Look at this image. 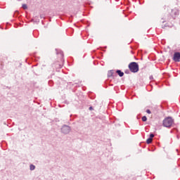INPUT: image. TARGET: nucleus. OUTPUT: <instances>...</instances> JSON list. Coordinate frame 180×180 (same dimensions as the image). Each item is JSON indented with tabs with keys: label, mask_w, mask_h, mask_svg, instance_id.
<instances>
[{
	"label": "nucleus",
	"mask_w": 180,
	"mask_h": 180,
	"mask_svg": "<svg viewBox=\"0 0 180 180\" xmlns=\"http://www.w3.org/2000/svg\"><path fill=\"white\" fill-rule=\"evenodd\" d=\"M129 69L131 72H139V63L136 62H131L129 64Z\"/></svg>",
	"instance_id": "f257e3e1"
},
{
	"label": "nucleus",
	"mask_w": 180,
	"mask_h": 180,
	"mask_svg": "<svg viewBox=\"0 0 180 180\" xmlns=\"http://www.w3.org/2000/svg\"><path fill=\"white\" fill-rule=\"evenodd\" d=\"M174 124V120L171 117H167L163 120V126L165 127H171Z\"/></svg>",
	"instance_id": "f03ea898"
},
{
	"label": "nucleus",
	"mask_w": 180,
	"mask_h": 180,
	"mask_svg": "<svg viewBox=\"0 0 180 180\" xmlns=\"http://www.w3.org/2000/svg\"><path fill=\"white\" fill-rule=\"evenodd\" d=\"M70 131H71V127H70V126L68 125H63L61 128V132L63 134H68V133H70Z\"/></svg>",
	"instance_id": "7ed1b4c3"
},
{
	"label": "nucleus",
	"mask_w": 180,
	"mask_h": 180,
	"mask_svg": "<svg viewBox=\"0 0 180 180\" xmlns=\"http://www.w3.org/2000/svg\"><path fill=\"white\" fill-rule=\"evenodd\" d=\"M169 15L173 19H175V18L178 16V15H179V12L178 11V10H176V8H174L171 10V12H169Z\"/></svg>",
	"instance_id": "20e7f679"
},
{
	"label": "nucleus",
	"mask_w": 180,
	"mask_h": 180,
	"mask_svg": "<svg viewBox=\"0 0 180 180\" xmlns=\"http://www.w3.org/2000/svg\"><path fill=\"white\" fill-rule=\"evenodd\" d=\"M173 60L176 63H179V61L180 60V53L179 52L174 53Z\"/></svg>",
	"instance_id": "39448f33"
},
{
	"label": "nucleus",
	"mask_w": 180,
	"mask_h": 180,
	"mask_svg": "<svg viewBox=\"0 0 180 180\" xmlns=\"http://www.w3.org/2000/svg\"><path fill=\"white\" fill-rule=\"evenodd\" d=\"M116 73L119 75V77H123L124 75V73L120 70H117Z\"/></svg>",
	"instance_id": "423d86ee"
},
{
	"label": "nucleus",
	"mask_w": 180,
	"mask_h": 180,
	"mask_svg": "<svg viewBox=\"0 0 180 180\" xmlns=\"http://www.w3.org/2000/svg\"><path fill=\"white\" fill-rule=\"evenodd\" d=\"M113 70H109L108 72V77H113Z\"/></svg>",
	"instance_id": "0eeeda50"
},
{
	"label": "nucleus",
	"mask_w": 180,
	"mask_h": 180,
	"mask_svg": "<svg viewBox=\"0 0 180 180\" xmlns=\"http://www.w3.org/2000/svg\"><path fill=\"white\" fill-rule=\"evenodd\" d=\"M36 169V166L33 165H30V169L31 171H34V169Z\"/></svg>",
	"instance_id": "6e6552de"
},
{
	"label": "nucleus",
	"mask_w": 180,
	"mask_h": 180,
	"mask_svg": "<svg viewBox=\"0 0 180 180\" xmlns=\"http://www.w3.org/2000/svg\"><path fill=\"white\" fill-rule=\"evenodd\" d=\"M147 144H151L153 143V139L150 138H148L146 141Z\"/></svg>",
	"instance_id": "1a4fd4ad"
},
{
	"label": "nucleus",
	"mask_w": 180,
	"mask_h": 180,
	"mask_svg": "<svg viewBox=\"0 0 180 180\" xmlns=\"http://www.w3.org/2000/svg\"><path fill=\"white\" fill-rule=\"evenodd\" d=\"M142 120H143V122H147V117H146V116L142 117Z\"/></svg>",
	"instance_id": "9d476101"
},
{
	"label": "nucleus",
	"mask_w": 180,
	"mask_h": 180,
	"mask_svg": "<svg viewBox=\"0 0 180 180\" xmlns=\"http://www.w3.org/2000/svg\"><path fill=\"white\" fill-rule=\"evenodd\" d=\"M22 8H23V9H27V5L22 4Z\"/></svg>",
	"instance_id": "9b49d317"
},
{
	"label": "nucleus",
	"mask_w": 180,
	"mask_h": 180,
	"mask_svg": "<svg viewBox=\"0 0 180 180\" xmlns=\"http://www.w3.org/2000/svg\"><path fill=\"white\" fill-rule=\"evenodd\" d=\"M153 137H154V134H150L149 139H151L153 140Z\"/></svg>",
	"instance_id": "f8f14e48"
},
{
	"label": "nucleus",
	"mask_w": 180,
	"mask_h": 180,
	"mask_svg": "<svg viewBox=\"0 0 180 180\" xmlns=\"http://www.w3.org/2000/svg\"><path fill=\"white\" fill-rule=\"evenodd\" d=\"M146 113H148V115L151 114V110H146Z\"/></svg>",
	"instance_id": "ddd939ff"
},
{
	"label": "nucleus",
	"mask_w": 180,
	"mask_h": 180,
	"mask_svg": "<svg viewBox=\"0 0 180 180\" xmlns=\"http://www.w3.org/2000/svg\"><path fill=\"white\" fill-rule=\"evenodd\" d=\"M125 74H129V71H125Z\"/></svg>",
	"instance_id": "4468645a"
},
{
	"label": "nucleus",
	"mask_w": 180,
	"mask_h": 180,
	"mask_svg": "<svg viewBox=\"0 0 180 180\" xmlns=\"http://www.w3.org/2000/svg\"><path fill=\"white\" fill-rule=\"evenodd\" d=\"M58 68H61V65H59V67H58Z\"/></svg>",
	"instance_id": "2eb2a0df"
},
{
	"label": "nucleus",
	"mask_w": 180,
	"mask_h": 180,
	"mask_svg": "<svg viewBox=\"0 0 180 180\" xmlns=\"http://www.w3.org/2000/svg\"><path fill=\"white\" fill-rule=\"evenodd\" d=\"M150 79H153V76H150Z\"/></svg>",
	"instance_id": "dca6fc26"
},
{
	"label": "nucleus",
	"mask_w": 180,
	"mask_h": 180,
	"mask_svg": "<svg viewBox=\"0 0 180 180\" xmlns=\"http://www.w3.org/2000/svg\"><path fill=\"white\" fill-rule=\"evenodd\" d=\"M89 110H92V107H90V108H89Z\"/></svg>",
	"instance_id": "f3484780"
}]
</instances>
